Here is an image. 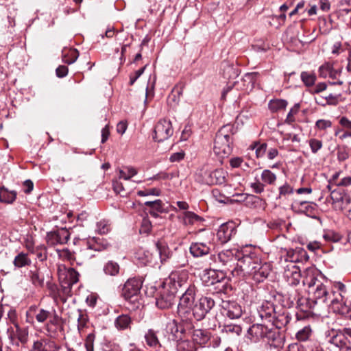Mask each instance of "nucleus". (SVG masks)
Returning <instances> with one entry per match:
<instances>
[{"instance_id": "f257e3e1", "label": "nucleus", "mask_w": 351, "mask_h": 351, "mask_svg": "<svg viewBox=\"0 0 351 351\" xmlns=\"http://www.w3.org/2000/svg\"><path fill=\"white\" fill-rule=\"evenodd\" d=\"M322 277L313 267H308L304 271L303 285L308 287V292L311 302L315 304L330 306L335 312L339 311V306L342 302V296L334 297L332 291L322 280Z\"/></svg>"}, {"instance_id": "f03ea898", "label": "nucleus", "mask_w": 351, "mask_h": 351, "mask_svg": "<svg viewBox=\"0 0 351 351\" xmlns=\"http://www.w3.org/2000/svg\"><path fill=\"white\" fill-rule=\"evenodd\" d=\"M234 128L232 125H223L217 133L213 152L219 158H223L231 154V143Z\"/></svg>"}, {"instance_id": "7ed1b4c3", "label": "nucleus", "mask_w": 351, "mask_h": 351, "mask_svg": "<svg viewBox=\"0 0 351 351\" xmlns=\"http://www.w3.org/2000/svg\"><path fill=\"white\" fill-rule=\"evenodd\" d=\"M143 281L141 278H132L128 279L122 289L121 295L128 302V308L134 310L141 305L140 291Z\"/></svg>"}, {"instance_id": "20e7f679", "label": "nucleus", "mask_w": 351, "mask_h": 351, "mask_svg": "<svg viewBox=\"0 0 351 351\" xmlns=\"http://www.w3.org/2000/svg\"><path fill=\"white\" fill-rule=\"evenodd\" d=\"M238 258L233 251L227 250L219 252L217 255L210 256L208 263L209 266L223 268L225 272H230L233 276V270L236 268Z\"/></svg>"}, {"instance_id": "39448f33", "label": "nucleus", "mask_w": 351, "mask_h": 351, "mask_svg": "<svg viewBox=\"0 0 351 351\" xmlns=\"http://www.w3.org/2000/svg\"><path fill=\"white\" fill-rule=\"evenodd\" d=\"M261 262L255 254L244 255L239 258L236 264V268L233 270V276L245 277L255 273L256 268Z\"/></svg>"}, {"instance_id": "423d86ee", "label": "nucleus", "mask_w": 351, "mask_h": 351, "mask_svg": "<svg viewBox=\"0 0 351 351\" xmlns=\"http://www.w3.org/2000/svg\"><path fill=\"white\" fill-rule=\"evenodd\" d=\"M293 251L290 250L287 252V255L290 258L289 263L285 267L283 276L286 281L289 285L295 286L299 284L301 278L304 279V272L302 274L298 266H297L292 258Z\"/></svg>"}, {"instance_id": "0eeeda50", "label": "nucleus", "mask_w": 351, "mask_h": 351, "mask_svg": "<svg viewBox=\"0 0 351 351\" xmlns=\"http://www.w3.org/2000/svg\"><path fill=\"white\" fill-rule=\"evenodd\" d=\"M58 274L60 282L62 287L68 291L72 285L77 283L79 280V274L73 268L66 267L64 265H60L58 268Z\"/></svg>"}, {"instance_id": "6e6552de", "label": "nucleus", "mask_w": 351, "mask_h": 351, "mask_svg": "<svg viewBox=\"0 0 351 351\" xmlns=\"http://www.w3.org/2000/svg\"><path fill=\"white\" fill-rule=\"evenodd\" d=\"M214 306L215 302L211 298L202 297L193 306V315L197 320H202Z\"/></svg>"}, {"instance_id": "1a4fd4ad", "label": "nucleus", "mask_w": 351, "mask_h": 351, "mask_svg": "<svg viewBox=\"0 0 351 351\" xmlns=\"http://www.w3.org/2000/svg\"><path fill=\"white\" fill-rule=\"evenodd\" d=\"M248 334L254 338V339L258 340L260 339L266 338L269 340H275L278 335L276 329L269 328L264 324H253L248 330Z\"/></svg>"}, {"instance_id": "9d476101", "label": "nucleus", "mask_w": 351, "mask_h": 351, "mask_svg": "<svg viewBox=\"0 0 351 351\" xmlns=\"http://www.w3.org/2000/svg\"><path fill=\"white\" fill-rule=\"evenodd\" d=\"M173 130L171 122L167 119L160 120L154 128V139L158 142H162L172 136Z\"/></svg>"}, {"instance_id": "9b49d317", "label": "nucleus", "mask_w": 351, "mask_h": 351, "mask_svg": "<svg viewBox=\"0 0 351 351\" xmlns=\"http://www.w3.org/2000/svg\"><path fill=\"white\" fill-rule=\"evenodd\" d=\"M134 259L137 264L141 266L160 267V264L158 263L157 257L153 255L149 251L143 248H139L136 251Z\"/></svg>"}, {"instance_id": "f8f14e48", "label": "nucleus", "mask_w": 351, "mask_h": 351, "mask_svg": "<svg viewBox=\"0 0 351 351\" xmlns=\"http://www.w3.org/2000/svg\"><path fill=\"white\" fill-rule=\"evenodd\" d=\"M223 315L231 319H238L243 313L241 306L234 301L223 300L221 304Z\"/></svg>"}, {"instance_id": "ddd939ff", "label": "nucleus", "mask_w": 351, "mask_h": 351, "mask_svg": "<svg viewBox=\"0 0 351 351\" xmlns=\"http://www.w3.org/2000/svg\"><path fill=\"white\" fill-rule=\"evenodd\" d=\"M60 348L56 341L43 337L34 341L31 351H59Z\"/></svg>"}, {"instance_id": "4468645a", "label": "nucleus", "mask_w": 351, "mask_h": 351, "mask_svg": "<svg viewBox=\"0 0 351 351\" xmlns=\"http://www.w3.org/2000/svg\"><path fill=\"white\" fill-rule=\"evenodd\" d=\"M70 234L66 229L62 228L56 231H51L47 234L48 245L53 246L57 244L66 243L69 239Z\"/></svg>"}, {"instance_id": "2eb2a0df", "label": "nucleus", "mask_w": 351, "mask_h": 351, "mask_svg": "<svg viewBox=\"0 0 351 351\" xmlns=\"http://www.w3.org/2000/svg\"><path fill=\"white\" fill-rule=\"evenodd\" d=\"M156 300V304L158 308H169L174 304L176 295L167 289L162 287Z\"/></svg>"}, {"instance_id": "dca6fc26", "label": "nucleus", "mask_w": 351, "mask_h": 351, "mask_svg": "<svg viewBox=\"0 0 351 351\" xmlns=\"http://www.w3.org/2000/svg\"><path fill=\"white\" fill-rule=\"evenodd\" d=\"M237 230L232 222L221 224L217 232V237L221 243H226L236 234Z\"/></svg>"}, {"instance_id": "f3484780", "label": "nucleus", "mask_w": 351, "mask_h": 351, "mask_svg": "<svg viewBox=\"0 0 351 351\" xmlns=\"http://www.w3.org/2000/svg\"><path fill=\"white\" fill-rule=\"evenodd\" d=\"M196 288L194 285H190L180 298L179 309L191 308L194 303Z\"/></svg>"}, {"instance_id": "a211bd4d", "label": "nucleus", "mask_w": 351, "mask_h": 351, "mask_svg": "<svg viewBox=\"0 0 351 351\" xmlns=\"http://www.w3.org/2000/svg\"><path fill=\"white\" fill-rule=\"evenodd\" d=\"M212 245L210 241L192 243L190 246V252L195 257L203 256L210 253Z\"/></svg>"}, {"instance_id": "6ab92c4d", "label": "nucleus", "mask_w": 351, "mask_h": 351, "mask_svg": "<svg viewBox=\"0 0 351 351\" xmlns=\"http://www.w3.org/2000/svg\"><path fill=\"white\" fill-rule=\"evenodd\" d=\"M330 197L328 199V202L330 203L336 210H343L346 209L344 206L345 202H348V198L343 197V195L335 189L330 191Z\"/></svg>"}, {"instance_id": "aec40b11", "label": "nucleus", "mask_w": 351, "mask_h": 351, "mask_svg": "<svg viewBox=\"0 0 351 351\" xmlns=\"http://www.w3.org/2000/svg\"><path fill=\"white\" fill-rule=\"evenodd\" d=\"M210 337L211 333L206 329L197 328L192 332V339L195 344L205 345L210 341Z\"/></svg>"}, {"instance_id": "412c9836", "label": "nucleus", "mask_w": 351, "mask_h": 351, "mask_svg": "<svg viewBox=\"0 0 351 351\" xmlns=\"http://www.w3.org/2000/svg\"><path fill=\"white\" fill-rule=\"evenodd\" d=\"M51 312L44 308H38L36 306L29 307L27 315L33 314L36 322L39 324L45 323L51 316Z\"/></svg>"}, {"instance_id": "4be33fe9", "label": "nucleus", "mask_w": 351, "mask_h": 351, "mask_svg": "<svg viewBox=\"0 0 351 351\" xmlns=\"http://www.w3.org/2000/svg\"><path fill=\"white\" fill-rule=\"evenodd\" d=\"M182 280L178 274H171L169 278L163 283L162 287L167 289L170 292L175 295L178 291V289L182 287Z\"/></svg>"}, {"instance_id": "5701e85b", "label": "nucleus", "mask_w": 351, "mask_h": 351, "mask_svg": "<svg viewBox=\"0 0 351 351\" xmlns=\"http://www.w3.org/2000/svg\"><path fill=\"white\" fill-rule=\"evenodd\" d=\"M335 288L337 289V291H332V294H334V297L336 295H341L342 296V303L339 306V311H336L338 313H348L347 308H346V303L347 300L346 298L345 294L346 293V287L345 285H343L341 282H338L335 285Z\"/></svg>"}, {"instance_id": "b1692460", "label": "nucleus", "mask_w": 351, "mask_h": 351, "mask_svg": "<svg viewBox=\"0 0 351 351\" xmlns=\"http://www.w3.org/2000/svg\"><path fill=\"white\" fill-rule=\"evenodd\" d=\"M156 247L159 254L160 264L162 265L170 258L172 252L168 245L164 242H156Z\"/></svg>"}, {"instance_id": "393cba45", "label": "nucleus", "mask_w": 351, "mask_h": 351, "mask_svg": "<svg viewBox=\"0 0 351 351\" xmlns=\"http://www.w3.org/2000/svg\"><path fill=\"white\" fill-rule=\"evenodd\" d=\"M182 219L185 226L199 224L204 221L202 217L191 211H184Z\"/></svg>"}, {"instance_id": "a878e982", "label": "nucleus", "mask_w": 351, "mask_h": 351, "mask_svg": "<svg viewBox=\"0 0 351 351\" xmlns=\"http://www.w3.org/2000/svg\"><path fill=\"white\" fill-rule=\"evenodd\" d=\"M269 274V265L267 264L261 265V262H260L258 266L256 268L255 273L252 276L255 281L261 282L268 276Z\"/></svg>"}, {"instance_id": "bb28decb", "label": "nucleus", "mask_w": 351, "mask_h": 351, "mask_svg": "<svg viewBox=\"0 0 351 351\" xmlns=\"http://www.w3.org/2000/svg\"><path fill=\"white\" fill-rule=\"evenodd\" d=\"M28 276L35 287H43L44 286V276L40 274L37 267H35L29 270Z\"/></svg>"}, {"instance_id": "cd10ccee", "label": "nucleus", "mask_w": 351, "mask_h": 351, "mask_svg": "<svg viewBox=\"0 0 351 351\" xmlns=\"http://www.w3.org/2000/svg\"><path fill=\"white\" fill-rule=\"evenodd\" d=\"M47 322L45 330L50 334H54L56 331V328L60 324V317L54 311L53 313H51V316Z\"/></svg>"}, {"instance_id": "c85d7f7f", "label": "nucleus", "mask_w": 351, "mask_h": 351, "mask_svg": "<svg viewBox=\"0 0 351 351\" xmlns=\"http://www.w3.org/2000/svg\"><path fill=\"white\" fill-rule=\"evenodd\" d=\"M257 76L258 73L256 72L246 73L242 79L244 83L242 89L247 92L251 91L254 87Z\"/></svg>"}, {"instance_id": "c756f323", "label": "nucleus", "mask_w": 351, "mask_h": 351, "mask_svg": "<svg viewBox=\"0 0 351 351\" xmlns=\"http://www.w3.org/2000/svg\"><path fill=\"white\" fill-rule=\"evenodd\" d=\"M103 271L106 276H117L119 274L120 266L118 263L110 260L104 265Z\"/></svg>"}, {"instance_id": "7c9ffc66", "label": "nucleus", "mask_w": 351, "mask_h": 351, "mask_svg": "<svg viewBox=\"0 0 351 351\" xmlns=\"http://www.w3.org/2000/svg\"><path fill=\"white\" fill-rule=\"evenodd\" d=\"M215 268L216 267H214L213 269H205L204 271V274L202 276V280L207 285H215L219 281L217 276Z\"/></svg>"}, {"instance_id": "2f4dec72", "label": "nucleus", "mask_w": 351, "mask_h": 351, "mask_svg": "<svg viewBox=\"0 0 351 351\" xmlns=\"http://www.w3.org/2000/svg\"><path fill=\"white\" fill-rule=\"evenodd\" d=\"M79 56V53L75 49H64L62 50V61L68 64L75 62Z\"/></svg>"}, {"instance_id": "473e14b6", "label": "nucleus", "mask_w": 351, "mask_h": 351, "mask_svg": "<svg viewBox=\"0 0 351 351\" xmlns=\"http://www.w3.org/2000/svg\"><path fill=\"white\" fill-rule=\"evenodd\" d=\"M131 324V317L126 314H123L118 316L114 322V325L119 330H125L130 328Z\"/></svg>"}, {"instance_id": "72a5a7b5", "label": "nucleus", "mask_w": 351, "mask_h": 351, "mask_svg": "<svg viewBox=\"0 0 351 351\" xmlns=\"http://www.w3.org/2000/svg\"><path fill=\"white\" fill-rule=\"evenodd\" d=\"M16 197V193L14 191H8L5 187L0 189V202L12 204Z\"/></svg>"}, {"instance_id": "f704fd0d", "label": "nucleus", "mask_w": 351, "mask_h": 351, "mask_svg": "<svg viewBox=\"0 0 351 351\" xmlns=\"http://www.w3.org/2000/svg\"><path fill=\"white\" fill-rule=\"evenodd\" d=\"M317 205L313 202H301L299 210L308 217H313L316 213Z\"/></svg>"}, {"instance_id": "c9c22d12", "label": "nucleus", "mask_w": 351, "mask_h": 351, "mask_svg": "<svg viewBox=\"0 0 351 351\" xmlns=\"http://www.w3.org/2000/svg\"><path fill=\"white\" fill-rule=\"evenodd\" d=\"M227 173L222 169H218L210 173L212 182L216 184H223L226 181Z\"/></svg>"}, {"instance_id": "e433bc0d", "label": "nucleus", "mask_w": 351, "mask_h": 351, "mask_svg": "<svg viewBox=\"0 0 351 351\" xmlns=\"http://www.w3.org/2000/svg\"><path fill=\"white\" fill-rule=\"evenodd\" d=\"M77 320V330L81 333L86 327L88 317L86 313L80 309L76 311Z\"/></svg>"}, {"instance_id": "4c0bfd02", "label": "nucleus", "mask_w": 351, "mask_h": 351, "mask_svg": "<svg viewBox=\"0 0 351 351\" xmlns=\"http://www.w3.org/2000/svg\"><path fill=\"white\" fill-rule=\"evenodd\" d=\"M145 339L147 345L149 347L156 348L160 346L156 333L152 329L148 330V331L146 332L145 335Z\"/></svg>"}, {"instance_id": "58836bf2", "label": "nucleus", "mask_w": 351, "mask_h": 351, "mask_svg": "<svg viewBox=\"0 0 351 351\" xmlns=\"http://www.w3.org/2000/svg\"><path fill=\"white\" fill-rule=\"evenodd\" d=\"M138 173L137 170L130 166L124 167L119 169V178L128 180Z\"/></svg>"}, {"instance_id": "ea45409f", "label": "nucleus", "mask_w": 351, "mask_h": 351, "mask_svg": "<svg viewBox=\"0 0 351 351\" xmlns=\"http://www.w3.org/2000/svg\"><path fill=\"white\" fill-rule=\"evenodd\" d=\"M177 351H197V348L193 341L180 339L177 342Z\"/></svg>"}, {"instance_id": "a19ab883", "label": "nucleus", "mask_w": 351, "mask_h": 351, "mask_svg": "<svg viewBox=\"0 0 351 351\" xmlns=\"http://www.w3.org/2000/svg\"><path fill=\"white\" fill-rule=\"evenodd\" d=\"M16 336L18 340L22 343L25 344L28 341L29 330L27 327H20L18 324H15Z\"/></svg>"}, {"instance_id": "79ce46f5", "label": "nucleus", "mask_w": 351, "mask_h": 351, "mask_svg": "<svg viewBox=\"0 0 351 351\" xmlns=\"http://www.w3.org/2000/svg\"><path fill=\"white\" fill-rule=\"evenodd\" d=\"M330 343L337 347L339 351H351V347L346 346V341L341 336H333L330 339Z\"/></svg>"}, {"instance_id": "37998d69", "label": "nucleus", "mask_w": 351, "mask_h": 351, "mask_svg": "<svg viewBox=\"0 0 351 351\" xmlns=\"http://www.w3.org/2000/svg\"><path fill=\"white\" fill-rule=\"evenodd\" d=\"M13 263L15 267L21 268L31 264V260L28 258L27 254L19 253L14 259Z\"/></svg>"}, {"instance_id": "c03bdc74", "label": "nucleus", "mask_w": 351, "mask_h": 351, "mask_svg": "<svg viewBox=\"0 0 351 351\" xmlns=\"http://www.w3.org/2000/svg\"><path fill=\"white\" fill-rule=\"evenodd\" d=\"M287 105V102L286 100L276 99L271 100L268 104V106L269 109L271 112H275L280 110L285 109Z\"/></svg>"}, {"instance_id": "a18cd8bd", "label": "nucleus", "mask_w": 351, "mask_h": 351, "mask_svg": "<svg viewBox=\"0 0 351 351\" xmlns=\"http://www.w3.org/2000/svg\"><path fill=\"white\" fill-rule=\"evenodd\" d=\"M242 328L239 325L227 324L222 328V332L232 336H239L241 335Z\"/></svg>"}, {"instance_id": "49530a36", "label": "nucleus", "mask_w": 351, "mask_h": 351, "mask_svg": "<svg viewBox=\"0 0 351 351\" xmlns=\"http://www.w3.org/2000/svg\"><path fill=\"white\" fill-rule=\"evenodd\" d=\"M301 80L306 86H313L316 80V75L311 72L303 71L300 75Z\"/></svg>"}, {"instance_id": "de8ad7c7", "label": "nucleus", "mask_w": 351, "mask_h": 351, "mask_svg": "<svg viewBox=\"0 0 351 351\" xmlns=\"http://www.w3.org/2000/svg\"><path fill=\"white\" fill-rule=\"evenodd\" d=\"M276 178V176L268 169H265L261 173V180L266 184H274Z\"/></svg>"}, {"instance_id": "09e8293b", "label": "nucleus", "mask_w": 351, "mask_h": 351, "mask_svg": "<svg viewBox=\"0 0 351 351\" xmlns=\"http://www.w3.org/2000/svg\"><path fill=\"white\" fill-rule=\"evenodd\" d=\"M252 149L255 150V153L257 158H261L264 156L265 152L267 150V144L266 143H260L258 142H255L250 145Z\"/></svg>"}, {"instance_id": "8fccbe9b", "label": "nucleus", "mask_w": 351, "mask_h": 351, "mask_svg": "<svg viewBox=\"0 0 351 351\" xmlns=\"http://www.w3.org/2000/svg\"><path fill=\"white\" fill-rule=\"evenodd\" d=\"M110 229L108 221L102 219L97 223L95 231L100 234H105L110 231Z\"/></svg>"}, {"instance_id": "3c124183", "label": "nucleus", "mask_w": 351, "mask_h": 351, "mask_svg": "<svg viewBox=\"0 0 351 351\" xmlns=\"http://www.w3.org/2000/svg\"><path fill=\"white\" fill-rule=\"evenodd\" d=\"M311 335V329L309 326H305L296 334V338L301 341H306Z\"/></svg>"}, {"instance_id": "603ef678", "label": "nucleus", "mask_w": 351, "mask_h": 351, "mask_svg": "<svg viewBox=\"0 0 351 351\" xmlns=\"http://www.w3.org/2000/svg\"><path fill=\"white\" fill-rule=\"evenodd\" d=\"M349 149L346 146L338 147L337 151V160L343 162L349 158Z\"/></svg>"}, {"instance_id": "864d4df0", "label": "nucleus", "mask_w": 351, "mask_h": 351, "mask_svg": "<svg viewBox=\"0 0 351 351\" xmlns=\"http://www.w3.org/2000/svg\"><path fill=\"white\" fill-rule=\"evenodd\" d=\"M308 144L313 154L317 153V152L320 150L323 146L322 141L317 138L309 139Z\"/></svg>"}, {"instance_id": "5fc2aeb1", "label": "nucleus", "mask_w": 351, "mask_h": 351, "mask_svg": "<svg viewBox=\"0 0 351 351\" xmlns=\"http://www.w3.org/2000/svg\"><path fill=\"white\" fill-rule=\"evenodd\" d=\"M332 64L329 62H325L321 65L319 68V75L321 77L326 78L328 76V73L332 68Z\"/></svg>"}, {"instance_id": "6e6d98bb", "label": "nucleus", "mask_w": 351, "mask_h": 351, "mask_svg": "<svg viewBox=\"0 0 351 351\" xmlns=\"http://www.w3.org/2000/svg\"><path fill=\"white\" fill-rule=\"evenodd\" d=\"M152 223L150 220L147 218L144 217L141 222V226L140 228V233L141 234H148L152 230Z\"/></svg>"}, {"instance_id": "4d7b16f0", "label": "nucleus", "mask_w": 351, "mask_h": 351, "mask_svg": "<svg viewBox=\"0 0 351 351\" xmlns=\"http://www.w3.org/2000/svg\"><path fill=\"white\" fill-rule=\"evenodd\" d=\"M299 108L300 105L298 104L291 108L285 120L287 123H291L295 121V115L298 112Z\"/></svg>"}, {"instance_id": "13d9d810", "label": "nucleus", "mask_w": 351, "mask_h": 351, "mask_svg": "<svg viewBox=\"0 0 351 351\" xmlns=\"http://www.w3.org/2000/svg\"><path fill=\"white\" fill-rule=\"evenodd\" d=\"M112 185H113V190L116 193L119 194L120 195H121L123 197L127 195L128 193L125 190L123 184L120 181L114 180L113 182Z\"/></svg>"}, {"instance_id": "bf43d9fd", "label": "nucleus", "mask_w": 351, "mask_h": 351, "mask_svg": "<svg viewBox=\"0 0 351 351\" xmlns=\"http://www.w3.org/2000/svg\"><path fill=\"white\" fill-rule=\"evenodd\" d=\"M332 126V122L330 120L319 119L315 123V128L319 130H325Z\"/></svg>"}, {"instance_id": "052dcab7", "label": "nucleus", "mask_w": 351, "mask_h": 351, "mask_svg": "<svg viewBox=\"0 0 351 351\" xmlns=\"http://www.w3.org/2000/svg\"><path fill=\"white\" fill-rule=\"evenodd\" d=\"M324 238L326 241L338 242L341 240V237L335 232L328 231L324 234Z\"/></svg>"}, {"instance_id": "680f3d73", "label": "nucleus", "mask_w": 351, "mask_h": 351, "mask_svg": "<svg viewBox=\"0 0 351 351\" xmlns=\"http://www.w3.org/2000/svg\"><path fill=\"white\" fill-rule=\"evenodd\" d=\"M57 253L58 256L64 260L71 261L73 258V253L66 248L57 250Z\"/></svg>"}, {"instance_id": "e2e57ef3", "label": "nucleus", "mask_w": 351, "mask_h": 351, "mask_svg": "<svg viewBox=\"0 0 351 351\" xmlns=\"http://www.w3.org/2000/svg\"><path fill=\"white\" fill-rule=\"evenodd\" d=\"M94 341L95 335L93 333L88 335L85 340V347L86 351H94Z\"/></svg>"}, {"instance_id": "0e129e2a", "label": "nucleus", "mask_w": 351, "mask_h": 351, "mask_svg": "<svg viewBox=\"0 0 351 351\" xmlns=\"http://www.w3.org/2000/svg\"><path fill=\"white\" fill-rule=\"evenodd\" d=\"M147 64L141 68L140 69L136 71L133 74L130 75V82L129 84L130 86L133 85L136 80L144 73L145 69H146Z\"/></svg>"}, {"instance_id": "69168bd1", "label": "nucleus", "mask_w": 351, "mask_h": 351, "mask_svg": "<svg viewBox=\"0 0 351 351\" xmlns=\"http://www.w3.org/2000/svg\"><path fill=\"white\" fill-rule=\"evenodd\" d=\"M232 75H237L235 69L233 66L230 65H226L223 69V76L225 78L230 79L232 77Z\"/></svg>"}, {"instance_id": "338daca9", "label": "nucleus", "mask_w": 351, "mask_h": 351, "mask_svg": "<svg viewBox=\"0 0 351 351\" xmlns=\"http://www.w3.org/2000/svg\"><path fill=\"white\" fill-rule=\"evenodd\" d=\"M174 177V173L161 172L154 176L153 179L154 180H171Z\"/></svg>"}, {"instance_id": "774afa93", "label": "nucleus", "mask_w": 351, "mask_h": 351, "mask_svg": "<svg viewBox=\"0 0 351 351\" xmlns=\"http://www.w3.org/2000/svg\"><path fill=\"white\" fill-rule=\"evenodd\" d=\"M69 69L66 66L60 65L59 66L56 70V75L58 77H64L68 74Z\"/></svg>"}]
</instances>
